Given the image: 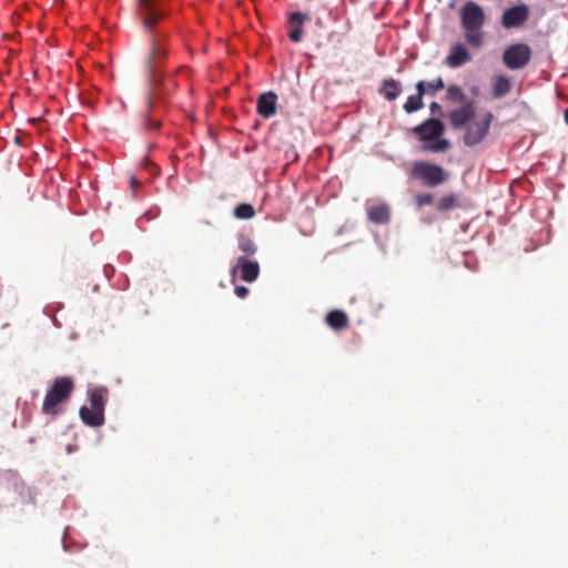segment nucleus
Returning a JSON list of instances; mask_svg holds the SVG:
<instances>
[{"instance_id":"5","label":"nucleus","mask_w":568,"mask_h":568,"mask_svg":"<svg viewBox=\"0 0 568 568\" xmlns=\"http://www.w3.org/2000/svg\"><path fill=\"white\" fill-rule=\"evenodd\" d=\"M531 59V49L525 43L509 45L503 53V62L510 70L526 67Z\"/></svg>"},{"instance_id":"10","label":"nucleus","mask_w":568,"mask_h":568,"mask_svg":"<svg viewBox=\"0 0 568 568\" xmlns=\"http://www.w3.org/2000/svg\"><path fill=\"white\" fill-rule=\"evenodd\" d=\"M420 141L429 142L440 138L445 132L444 123L438 119H428L413 129Z\"/></svg>"},{"instance_id":"31","label":"nucleus","mask_w":568,"mask_h":568,"mask_svg":"<svg viewBox=\"0 0 568 568\" xmlns=\"http://www.w3.org/2000/svg\"><path fill=\"white\" fill-rule=\"evenodd\" d=\"M148 112L154 108L153 93H150L148 97Z\"/></svg>"},{"instance_id":"22","label":"nucleus","mask_w":568,"mask_h":568,"mask_svg":"<svg viewBox=\"0 0 568 568\" xmlns=\"http://www.w3.org/2000/svg\"><path fill=\"white\" fill-rule=\"evenodd\" d=\"M255 210L251 204L242 203L235 206L234 216L240 220H250L254 217Z\"/></svg>"},{"instance_id":"26","label":"nucleus","mask_w":568,"mask_h":568,"mask_svg":"<svg viewBox=\"0 0 568 568\" xmlns=\"http://www.w3.org/2000/svg\"><path fill=\"white\" fill-rule=\"evenodd\" d=\"M445 88V83H444V80L443 78H437L433 81H426V87H425V95L426 94H429V95H434L437 91L442 90Z\"/></svg>"},{"instance_id":"24","label":"nucleus","mask_w":568,"mask_h":568,"mask_svg":"<svg viewBox=\"0 0 568 568\" xmlns=\"http://www.w3.org/2000/svg\"><path fill=\"white\" fill-rule=\"evenodd\" d=\"M239 247L242 252H244L248 255L255 254V252L257 250L254 241L244 234H241L239 236Z\"/></svg>"},{"instance_id":"30","label":"nucleus","mask_w":568,"mask_h":568,"mask_svg":"<svg viewBox=\"0 0 568 568\" xmlns=\"http://www.w3.org/2000/svg\"><path fill=\"white\" fill-rule=\"evenodd\" d=\"M429 110L433 114H439L442 115L443 114V110H442V106L439 103L437 102H432L430 105H429Z\"/></svg>"},{"instance_id":"11","label":"nucleus","mask_w":568,"mask_h":568,"mask_svg":"<svg viewBox=\"0 0 568 568\" xmlns=\"http://www.w3.org/2000/svg\"><path fill=\"white\" fill-rule=\"evenodd\" d=\"M473 60V54L463 42L454 43L445 58V64L449 68L457 69Z\"/></svg>"},{"instance_id":"1","label":"nucleus","mask_w":568,"mask_h":568,"mask_svg":"<svg viewBox=\"0 0 568 568\" xmlns=\"http://www.w3.org/2000/svg\"><path fill=\"white\" fill-rule=\"evenodd\" d=\"M459 18L466 42L470 47L479 49L485 38L483 27L486 16L483 7L474 1H466L460 8Z\"/></svg>"},{"instance_id":"14","label":"nucleus","mask_w":568,"mask_h":568,"mask_svg":"<svg viewBox=\"0 0 568 568\" xmlns=\"http://www.w3.org/2000/svg\"><path fill=\"white\" fill-rule=\"evenodd\" d=\"M277 95L273 91L262 93L257 99V113L268 119L276 113Z\"/></svg>"},{"instance_id":"23","label":"nucleus","mask_w":568,"mask_h":568,"mask_svg":"<svg viewBox=\"0 0 568 568\" xmlns=\"http://www.w3.org/2000/svg\"><path fill=\"white\" fill-rule=\"evenodd\" d=\"M446 99L448 101H453V102H465L466 94L463 92L460 87H458L456 84H452V85H448V88H447Z\"/></svg>"},{"instance_id":"4","label":"nucleus","mask_w":568,"mask_h":568,"mask_svg":"<svg viewBox=\"0 0 568 568\" xmlns=\"http://www.w3.org/2000/svg\"><path fill=\"white\" fill-rule=\"evenodd\" d=\"M74 389V383L71 377H57L51 387L47 390L42 412L48 415H57V406L69 399Z\"/></svg>"},{"instance_id":"9","label":"nucleus","mask_w":568,"mask_h":568,"mask_svg":"<svg viewBox=\"0 0 568 568\" xmlns=\"http://www.w3.org/2000/svg\"><path fill=\"white\" fill-rule=\"evenodd\" d=\"M529 19V8L525 3H520L508 8L501 16V26L505 29L519 28Z\"/></svg>"},{"instance_id":"18","label":"nucleus","mask_w":568,"mask_h":568,"mask_svg":"<svg viewBox=\"0 0 568 568\" xmlns=\"http://www.w3.org/2000/svg\"><path fill=\"white\" fill-rule=\"evenodd\" d=\"M327 325L335 329L342 331L348 326V317L345 312L339 310L331 311L325 318Z\"/></svg>"},{"instance_id":"27","label":"nucleus","mask_w":568,"mask_h":568,"mask_svg":"<svg viewBox=\"0 0 568 568\" xmlns=\"http://www.w3.org/2000/svg\"><path fill=\"white\" fill-rule=\"evenodd\" d=\"M434 201V195L430 193H419L415 196V203L418 207L429 205Z\"/></svg>"},{"instance_id":"2","label":"nucleus","mask_w":568,"mask_h":568,"mask_svg":"<svg viewBox=\"0 0 568 568\" xmlns=\"http://www.w3.org/2000/svg\"><path fill=\"white\" fill-rule=\"evenodd\" d=\"M408 178L423 186L435 189L448 181L449 173L439 164L416 161L412 164Z\"/></svg>"},{"instance_id":"7","label":"nucleus","mask_w":568,"mask_h":568,"mask_svg":"<svg viewBox=\"0 0 568 568\" xmlns=\"http://www.w3.org/2000/svg\"><path fill=\"white\" fill-rule=\"evenodd\" d=\"M138 12L144 29L148 31H152L158 21L166 14L156 0H139Z\"/></svg>"},{"instance_id":"8","label":"nucleus","mask_w":568,"mask_h":568,"mask_svg":"<svg viewBox=\"0 0 568 568\" xmlns=\"http://www.w3.org/2000/svg\"><path fill=\"white\" fill-rule=\"evenodd\" d=\"M164 42H165V34L155 33L152 36L151 53L146 60V68L150 73V77L153 80H155V73H156L159 63L166 54V49H165Z\"/></svg>"},{"instance_id":"20","label":"nucleus","mask_w":568,"mask_h":568,"mask_svg":"<svg viewBox=\"0 0 568 568\" xmlns=\"http://www.w3.org/2000/svg\"><path fill=\"white\" fill-rule=\"evenodd\" d=\"M511 90V83L508 77L498 75L493 83V97L498 99L507 95Z\"/></svg>"},{"instance_id":"6","label":"nucleus","mask_w":568,"mask_h":568,"mask_svg":"<svg viewBox=\"0 0 568 568\" xmlns=\"http://www.w3.org/2000/svg\"><path fill=\"white\" fill-rule=\"evenodd\" d=\"M493 120L494 114L491 112H487L483 120L475 121L469 124L463 138L464 144L467 146H475L481 143L489 132Z\"/></svg>"},{"instance_id":"33","label":"nucleus","mask_w":568,"mask_h":568,"mask_svg":"<svg viewBox=\"0 0 568 568\" xmlns=\"http://www.w3.org/2000/svg\"><path fill=\"white\" fill-rule=\"evenodd\" d=\"M131 184H132V185H138V184H139V182L135 180V178H132V179H131Z\"/></svg>"},{"instance_id":"16","label":"nucleus","mask_w":568,"mask_h":568,"mask_svg":"<svg viewBox=\"0 0 568 568\" xmlns=\"http://www.w3.org/2000/svg\"><path fill=\"white\" fill-rule=\"evenodd\" d=\"M426 81H418L416 83L417 93L408 97L403 108L407 113H413L420 110L424 106L423 97L425 95Z\"/></svg>"},{"instance_id":"17","label":"nucleus","mask_w":568,"mask_h":568,"mask_svg":"<svg viewBox=\"0 0 568 568\" xmlns=\"http://www.w3.org/2000/svg\"><path fill=\"white\" fill-rule=\"evenodd\" d=\"M368 219L377 224L387 223L390 217L389 207L386 204H374L367 209Z\"/></svg>"},{"instance_id":"29","label":"nucleus","mask_w":568,"mask_h":568,"mask_svg":"<svg viewBox=\"0 0 568 568\" xmlns=\"http://www.w3.org/2000/svg\"><path fill=\"white\" fill-rule=\"evenodd\" d=\"M250 293V290L245 286H236L235 287V294L240 297V298H245Z\"/></svg>"},{"instance_id":"13","label":"nucleus","mask_w":568,"mask_h":568,"mask_svg":"<svg viewBox=\"0 0 568 568\" xmlns=\"http://www.w3.org/2000/svg\"><path fill=\"white\" fill-rule=\"evenodd\" d=\"M311 20V16L306 12H292L288 16V24L291 27V31L288 32V38L292 42L298 43L302 41L304 30L302 28L303 23Z\"/></svg>"},{"instance_id":"21","label":"nucleus","mask_w":568,"mask_h":568,"mask_svg":"<svg viewBox=\"0 0 568 568\" xmlns=\"http://www.w3.org/2000/svg\"><path fill=\"white\" fill-rule=\"evenodd\" d=\"M459 196L456 193H449L442 196L437 203V211L446 212L459 207Z\"/></svg>"},{"instance_id":"32","label":"nucleus","mask_w":568,"mask_h":568,"mask_svg":"<svg viewBox=\"0 0 568 568\" xmlns=\"http://www.w3.org/2000/svg\"><path fill=\"white\" fill-rule=\"evenodd\" d=\"M565 122L568 124V108L564 112Z\"/></svg>"},{"instance_id":"15","label":"nucleus","mask_w":568,"mask_h":568,"mask_svg":"<svg viewBox=\"0 0 568 568\" xmlns=\"http://www.w3.org/2000/svg\"><path fill=\"white\" fill-rule=\"evenodd\" d=\"M236 268L241 270V278L245 282H253L260 274V265L255 261H250L245 257H239L233 273Z\"/></svg>"},{"instance_id":"25","label":"nucleus","mask_w":568,"mask_h":568,"mask_svg":"<svg viewBox=\"0 0 568 568\" xmlns=\"http://www.w3.org/2000/svg\"><path fill=\"white\" fill-rule=\"evenodd\" d=\"M450 148V143L446 139H439L434 143H425L423 145L424 151H432V152H445Z\"/></svg>"},{"instance_id":"3","label":"nucleus","mask_w":568,"mask_h":568,"mask_svg":"<svg viewBox=\"0 0 568 568\" xmlns=\"http://www.w3.org/2000/svg\"><path fill=\"white\" fill-rule=\"evenodd\" d=\"M108 399L105 387L89 389V406L80 408L82 422L90 427H100L104 424V407Z\"/></svg>"},{"instance_id":"28","label":"nucleus","mask_w":568,"mask_h":568,"mask_svg":"<svg viewBox=\"0 0 568 568\" xmlns=\"http://www.w3.org/2000/svg\"><path fill=\"white\" fill-rule=\"evenodd\" d=\"M144 125L148 130H158L161 126V122L158 119L151 118L148 113L144 116Z\"/></svg>"},{"instance_id":"12","label":"nucleus","mask_w":568,"mask_h":568,"mask_svg":"<svg viewBox=\"0 0 568 568\" xmlns=\"http://www.w3.org/2000/svg\"><path fill=\"white\" fill-rule=\"evenodd\" d=\"M475 116L473 101H467L463 106L449 112L448 118L454 129L464 128Z\"/></svg>"},{"instance_id":"19","label":"nucleus","mask_w":568,"mask_h":568,"mask_svg":"<svg viewBox=\"0 0 568 568\" xmlns=\"http://www.w3.org/2000/svg\"><path fill=\"white\" fill-rule=\"evenodd\" d=\"M402 92L400 83L394 79H385L379 88V93L387 100L394 101Z\"/></svg>"}]
</instances>
